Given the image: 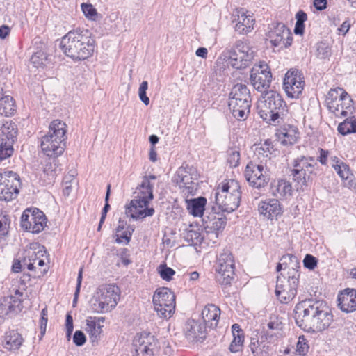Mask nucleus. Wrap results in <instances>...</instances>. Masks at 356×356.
I'll return each mask as SVG.
<instances>
[{
    "label": "nucleus",
    "instance_id": "nucleus-60",
    "mask_svg": "<svg viewBox=\"0 0 356 356\" xmlns=\"http://www.w3.org/2000/svg\"><path fill=\"white\" fill-rule=\"evenodd\" d=\"M319 156H318L317 160L321 163V165L327 166L328 160H330V156H332L330 154V152L328 150L323 149L320 148Z\"/></svg>",
    "mask_w": 356,
    "mask_h": 356
},
{
    "label": "nucleus",
    "instance_id": "nucleus-58",
    "mask_svg": "<svg viewBox=\"0 0 356 356\" xmlns=\"http://www.w3.org/2000/svg\"><path fill=\"white\" fill-rule=\"evenodd\" d=\"M317 263L318 259L312 254H306L303 260L304 266L309 270H314L317 266Z\"/></svg>",
    "mask_w": 356,
    "mask_h": 356
},
{
    "label": "nucleus",
    "instance_id": "nucleus-64",
    "mask_svg": "<svg viewBox=\"0 0 356 356\" xmlns=\"http://www.w3.org/2000/svg\"><path fill=\"white\" fill-rule=\"evenodd\" d=\"M342 92H346V91L342 88L338 87L334 89L330 90L328 95L332 98V99L337 100L338 97H339V99L341 97H343L344 94H342Z\"/></svg>",
    "mask_w": 356,
    "mask_h": 356
},
{
    "label": "nucleus",
    "instance_id": "nucleus-40",
    "mask_svg": "<svg viewBox=\"0 0 356 356\" xmlns=\"http://www.w3.org/2000/svg\"><path fill=\"white\" fill-rule=\"evenodd\" d=\"M154 185L148 181L147 179H143L141 184L137 188V195L136 197H141L145 200L150 201L154 198L153 195Z\"/></svg>",
    "mask_w": 356,
    "mask_h": 356
},
{
    "label": "nucleus",
    "instance_id": "nucleus-4",
    "mask_svg": "<svg viewBox=\"0 0 356 356\" xmlns=\"http://www.w3.org/2000/svg\"><path fill=\"white\" fill-rule=\"evenodd\" d=\"M286 104L281 95L274 90L263 93L257 102V111L260 117L270 124L276 125L286 111Z\"/></svg>",
    "mask_w": 356,
    "mask_h": 356
},
{
    "label": "nucleus",
    "instance_id": "nucleus-62",
    "mask_svg": "<svg viewBox=\"0 0 356 356\" xmlns=\"http://www.w3.org/2000/svg\"><path fill=\"white\" fill-rule=\"evenodd\" d=\"M65 326H66V334L67 338L68 339H70L71 334L73 332V318L72 315L70 313H67L66 315V321H65Z\"/></svg>",
    "mask_w": 356,
    "mask_h": 356
},
{
    "label": "nucleus",
    "instance_id": "nucleus-30",
    "mask_svg": "<svg viewBox=\"0 0 356 356\" xmlns=\"http://www.w3.org/2000/svg\"><path fill=\"white\" fill-rule=\"evenodd\" d=\"M271 194L277 198H282L292 193V186L289 181L285 179L277 180L271 184Z\"/></svg>",
    "mask_w": 356,
    "mask_h": 356
},
{
    "label": "nucleus",
    "instance_id": "nucleus-16",
    "mask_svg": "<svg viewBox=\"0 0 356 356\" xmlns=\"http://www.w3.org/2000/svg\"><path fill=\"white\" fill-rule=\"evenodd\" d=\"M304 81L298 70H289L284 79L283 88L286 95L291 98H298L302 93Z\"/></svg>",
    "mask_w": 356,
    "mask_h": 356
},
{
    "label": "nucleus",
    "instance_id": "nucleus-23",
    "mask_svg": "<svg viewBox=\"0 0 356 356\" xmlns=\"http://www.w3.org/2000/svg\"><path fill=\"white\" fill-rule=\"evenodd\" d=\"M228 106L232 115L236 119L238 120H243L250 113L251 102L229 99Z\"/></svg>",
    "mask_w": 356,
    "mask_h": 356
},
{
    "label": "nucleus",
    "instance_id": "nucleus-45",
    "mask_svg": "<svg viewBox=\"0 0 356 356\" xmlns=\"http://www.w3.org/2000/svg\"><path fill=\"white\" fill-rule=\"evenodd\" d=\"M241 159L240 149L238 147H229L227 151V162L230 168L239 165Z\"/></svg>",
    "mask_w": 356,
    "mask_h": 356
},
{
    "label": "nucleus",
    "instance_id": "nucleus-54",
    "mask_svg": "<svg viewBox=\"0 0 356 356\" xmlns=\"http://www.w3.org/2000/svg\"><path fill=\"white\" fill-rule=\"evenodd\" d=\"M331 55V49L330 47L323 42L318 44L317 47V56L321 59L328 58Z\"/></svg>",
    "mask_w": 356,
    "mask_h": 356
},
{
    "label": "nucleus",
    "instance_id": "nucleus-5",
    "mask_svg": "<svg viewBox=\"0 0 356 356\" xmlns=\"http://www.w3.org/2000/svg\"><path fill=\"white\" fill-rule=\"evenodd\" d=\"M215 202L222 212L232 213L240 205L241 200V186L234 179L220 184L214 192Z\"/></svg>",
    "mask_w": 356,
    "mask_h": 356
},
{
    "label": "nucleus",
    "instance_id": "nucleus-20",
    "mask_svg": "<svg viewBox=\"0 0 356 356\" xmlns=\"http://www.w3.org/2000/svg\"><path fill=\"white\" fill-rule=\"evenodd\" d=\"M330 162L337 174L344 181V184L350 188L353 186L354 175L350 167L337 156H330Z\"/></svg>",
    "mask_w": 356,
    "mask_h": 356
},
{
    "label": "nucleus",
    "instance_id": "nucleus-33",
    "mask_svg": "<svg viewBox=\"0 0 356 356\" xmlns=\"http://www.w3.org/2000/svg\"><path fill=\"white\" fill-rule=\"evenodd\" d=\"M17 134L16 124L12 121H6L0 129L1 140L13 144Z\"/></svg>",
    "mask_w": 356,
    "mask_h": 356
},
{
    "label": "nucleus",
    "instance_id": "nucleus-36",
    "mask_svg": "<svg viewBox=\"0 0 356 356\" xmlns=\"http://www.w3.org/2000/svg\"><path fill=\"white\" fill-rule=\"evenodd\" d=\"M278 140L283 145H291L296 143L298 139L297 130L294 127L283 128L277 134Z\"/></svg>",
    "mask_w": 356,
    "mask_h": 356
},
{
    "label": "nucleus",
    "instance_id": "nucleus-50",
    "mask_svg": "<svg viewBox=\"0 0 356 356\" xmlns=\"http://www.w3.org/2000/svg\"><path fill=\"white\" fill-rule=\"evenodd\" d=\"M10 224V220L8 216H0V240L8 234Z\"/></svg>",
    "mask_w": 356,
    "mask_h": 356
},
{
    "label": "nucleus",
    "instance_id": "nucleus-37",
    "mask_svg": "<svg viewBox=\"0 0 356 356\" xmlns=\"http://www.w3.org/2000/svg\"><path fill=\"white\" fill-rule=\"evenodd\" d=\"M94 320L95 318H92L91 316L88 317L86 319V331L89 334L92 346L97 344L100 334L102 332V326L99 324H97Z\"/></svg>",
    "mask_w": 356,
    "mask_h": 356
},
{
    "label": "nucleus",
    "instance_id": "nucleus-46",
    "mask_svg": "<svg viewBox=\"0 0 356 356\" xmlns=\"http://www.w3.org/2000/svg\"><path fill=\"white\" fill-rule=\"evenodd\" d=\"M134 231V227L132 225H127L126 229L120 232L119 234H115V243H123V240H124V243L127 245L130 241L132 236V234Z\"/></svg>",
    "mask_w": 356,
    "mask_h": 356
},
{
    "label": "nucleus",
    "instance_id": "nucleus-41",
    "mask_svg": "<svg viewBox=\"0 0 356 356\" xmlns=\"http://www.w3.org/2000/svg\"><path fill=\"white\" fill-rule=\"evenodd\" d=\"M337 130L343 136L356 133V118L355 116L347 118L338 125Z\"/></svg>",
    "mask_w": 356,
    "mask_h": 356
},
{
    "label": "nucleus",
    "instance_id": "nucleus-43",
    "mask_svg": "<svg viewBox=\"0 0 356 356\" xmlns=\"http://www.w3.org/2000/svg\"><path fill=\"white\" fill-rule=\"evenodd\" d=\"M272 151V143L270 140H266L263 144L258 145L255 147L254 154L257 155L259 159H270Z\"/></svg>",
    "mask_w": 356,
    "mask_h": 356
},
{
    "label": "nucleus",
    "instance_id": "nucleus-7",
    "mask_svg": "<svg viewBox=\"0 0 356 356\" xmlns=\"http://www.w3.org/2000/svg\"><path fill=\"white\" fill-rule=\"evenodd\" d=\"M120 296V290L115 284L100 286L97 291L96 297L92 301L91 309L95 313H105L114 309Z\"/></svg>",
    "mask_w": 356,
    "mask_h": 356
},
{
    "label": "nucleus",
    "instance_id": "nucleus-22",
    "mask_svg": "<svg viewBox=\"0 0 356 356\" xmlns=\"http://www.w3.org/2000/svg\"><path fill=\"white\" fill-rule=\"evenodd\" d=\"M338 307L346 313L356 310V289L347 288L338 295Z\"/></svg>",
    "mask_w": 356,
    "mask_h": 356
},
{
    "label": "nucleus",
    "instance_id": "nucleus-32",
    "mask_svg": "<svg viewBox=\"0 0 356 356\" xmlns=\"http://www.w3.org/2000/svg\"><path fill=\"white\" fill-rule=\"evenodd\" d=\"M207 199L204 197H199L191 200H186L187 209L190 214L193 216H204V211Z\"/></svg>",
    "mask_w": 356,
    "mask_h": 356
},
{
    "label": "nucleus",
    "instance_id": "nucleus-52",
    "mask_svg": "<svg viewBox=\"0 0 356 356\" xmlns=\"http://www.w3.org/2000/svg\"><path fill=\"white\" fill-rule=\"evenodd\" d=\"M244 341V336H233L229 349L232 353H237L241 350Z\"/></svg>",
    "mask_w": 356,
    "mask_h": 356
},
{
    "label": "nucleus",
    "instance_id": "nucleus-18",
    "mask_svg": "<svg viewBox=\"0 0 356 356\" xmlns=\"http://www.w3.org/2000/svg\"><path fill=\"white\" fill-rule=\"evenodd\" d=\"M186 338L191 342L202 341L207 337L206 326L199 321L188 319L184 327Z\"/></svg>",
    "mask_w": 356,
    "mask_h": 356
},
{
    "label": "nucleus",
    "instance_id": "nucleus-44",
    "mask_svg": "<svg viewBox=\"0 0 356 356\" xmlns=\"http://www.w3.org/2000/svg\"><path fill=\"white\" fill-rule=\"evenodd\" d=\"M263 341L259 342L257 339L252 338L250 344V348L254 356H266L269 346L266 344L262 345Z\"/></svg>",
    "mask_w": 356,
    "mask_h": 356
},
{
    "label": "nucleus",
    "instance_id": "nucleus-8",
    "mask_svg": "<svg viewBox=\"0 0 356 356\" xmlns=\"http://www.w3.org/2000/svg\"><path fill=\"white\" fill-rule=\"evenodd\" d=\"M229 60V64L236 69H244L249 66L254 58V51L248 43L237 40L233 47L223 52Z\"/></svg>",
    "mask_w": 356,
    "mask_h": 356
},
{
    "label": "nucleus",
    "instance_id": "nucleus-28",
    "mask_svg": "<svg viewBox=\"0 0 356 356\" xmlns=\"http://www.w3.org/2000/svg\"><path fill=\"white\" fill-rule=\"evenodd\" d=\"M343 97L339 99V102L333 111L336 116L346 117L353 113L354 107L353 106V100L347 92H342Z\"/></svg>",
    "mask_w": 356,
    "mask_h": 356
},
{
    "label": "nucleus",
    "instance_id": "nucleus-59",
    "mask_svg": "<svg viewBox=\"0 0 356 356\" xmlns=\"http://www.w3.org/2000/svg\"><path fill=\"white\" fill-rule=\"evenodd\" d=\"M47 309L45 307L41 311V317H40V334L41 337L44 336L46 332L47 324L48 321L47 318Z\"/></svg>",
    "mask_w": 356,
    "mask_h": 356
},
{
    "label": "nucleus",
    "instance_id": "nucleus-12",
    "mask_svg": "<svg viewBox=\"0 0 356 356\" xmlns=\"http://www.w3.org/2000/svg\"><path fill=\"white\" fill-rule=\"evenodd\" d=\"M47 220L44 213L38 209H26L21 217V227L27 232L38 234L44 229Z\"/></svg>",
    "mask_w": 356,
    "mask_h": 356
},
{
    "label": "nucleus",
    "instance_id": "nucleus-29",
    "mask_svg": "<svg viewBox=\"0 0 356 356\" xmlns=\"http://www.w3.org/2000/svg\"><path fill=\"white\" fill-rule=\"evenodd\" d=\"M176 181L183 193H191L195 187V184L191 174L184 168H180L176 172Z\"/></svg>",
    "mask_w": 356,
    "mask_h": 356
},
{
    "label": "nucleus",
    "instance_id": "nucleus-56",
    "mask_svg": "<svg viewBox=\"0 0 356 356\" xmlns=\"http://www.w3.org/2000/svg\"><path fill=\"white\" fill-rule=\"evenodd\" d=\"M175 309V305H172V308H170V305H167V304L162 305L161 312H156L158 316L163 318H169L174 314Z\"/></svg>",
    "mask_w": 356,
    "mask_h": 356
},
{
    "label": "nucleus",
    "instance_id": "nucleus-2",
    "mask_svg": "<svg viewBox=\"0 0 356 356\" xmlns=\"http://www.w3.org/2000/svg\"><path fill=\"white\" fill-rule=\"evenodd\" d=\"M60 47L74 61L88 59L94 53L95 40L88 29H76L62 37Z\"/></svg>",
    "mask_w": 356,
    "mask_h": 356
},
{
    "label": "nucleus",
    "instance_id": "nucleus-38",
    "mask_svg": "<svg viewBox=\"0 0 356 356\" xmlns=\"http://www.w3.org/2000/svg\"><path fill=\"white\" fill-rule=\"evenodd\" d=\"M229 99L252 101L250 91L243 83H237L232 88Z\"/></svg>",
    "mask_w": 356,
    "mask_h": 356
},
{
    "label": "nucleus",
    "instance_id": "nucleus-17",
    "mask_svg": "<svg viewBox=\"0 0 356 356\" xmlns=\"http://www.w3.org/2000/svg\"><path fill=\"white\" fill-rule=\"evenodd\" d=\"M149 202L141 197H135L126 207V214L135 220L152 216L155 211L154 208L148 207Z\"/></svg>",
    "mask_w": 356,
    "mask_h": 356
},
{
    "label": "nucleus",
    "instance_id": "nucleus-9",
    "mask_svg": "<svg viewBox=\"0 0 356 356\" xmlns=\"http://www.w3.org/2000/svg\"><path fill=\"white\" fill-rule=\"evenodd\" d=\"M299 277V271L294 270L290 272L287 277L282 273L277 275L275 295L280 302L286 304L295 298L297 294Z\"/></svg>",
    "mask_w": 356,
    "mask_h": 356
},
{
    "label": "nucleus",
    "instance_id": "nucleus-61",
    "mask_svg": "<svg viewBox=\"0 0 356 356\" xmlns=\"http://www.w3.org/2000/svg\"><path fill=\"white\" fill-rule=\"evenodd\" d=\"M86 341L84 333L81 330H76L73 336V342L77 346H83Z\"/></svg>",
    "mask_w": 356,
    "mask_h": 356
},
{
    "label": "nucleus",
    "instance_id": "nucleus-3",
    "mask_svg": "<svg viewBox=\"0 0 356 356\" xmlns=\"http://www.w3.org/2000/svg\"><path fill=\"white\" fill-rule=\"evenodd\" d=\"M66 124L60 120L51 122L48 134L40 141L42 151L47 156L56 158L63 153L66 147Z\"/></svg>",
    "mask_w": 356,
    "mask_h": 356
},
{
    "label": "nucleus",
    "instance_id": "nucleus-27",
    "mask_svg": "<svg viewBox=\"0 0 356 356\" xmlns=\"http://www.w3.org/2000/svg\"><path fill=\"white\" fill-rule=\"evenodd\" d=\"M42 256L43 251L40 248L38 251L32 248L26 250L24 264L27 266L29 270H35L37 266L42 267L45 264L44 261L40 259Z\"/></svg>",
    "mask_w": 356,
    "mask_h": 356
},
{
    "label": "nucleus",
    "instance_id": "nucleus-39",
    "mask_svg": "<svg viewBox=\"0 0 356 356\" xmlns=\"http://www.w3.org/2000/svg\"><path fill=\"white\" fill-rule=\"evenodd\" d=\"M16 111L15 102L10 95H3L0 98V114L5 116L12 115Z\"/></svg>",
    "mask_w": 356,
    "mask_h": 356
},
{
    "label": "nucleus",
    "instance_id": "nucleus-47",
    "mask_svg": "<svg viewBox=\"0 0 356 356\" xmlns=\"http://www.w3.org/2000/svg\"><path fill=\"white\" fill-rule=\"evenodd\" d=\"M110 194H111V184H109L107 185V187H106V196H105V204L102 211L101 218H100L99 223V225L97 227L98 231L101 230L102 225L105 220L107 212L108 211V210L110 209V207H111L110 204H108Z\"/></svg>",
    "mask_w": 356,
    "mask_h": 356
},
{
    "label": "nucleus",
    "instance_id": "nucleus-51",
    "mask_svg": "<svg viewBox=\"0 0 356 356\" xmlns=\"http://www.w3.org/2000/svg\"><path fill=\"white\" fill-rule=\"evenodd\" d=\"M159 273L161 277L165 281L171 280L172 276L175 274V271L172 268L168 267L165 264H161L159 266Z\"/></svg>",
    "mask_w": 356,
    "mask_h": 356
},
{
    "label": "nucleus",
    "instance_id": "nucleus-25",
    "mask_svg": "<svg viewBox=\"0 0 356 356\" xmlns=\"http://www.w3.org/2000/svg\"><path fill=\"white\" fill-rule=\"evenodd\" d=\"M202 317L203 324L209 328L216 327L219 317L220 315V309L215 305H207L202 311Z\"/></svg>",
    "mask_w": 356,
    "mask_h": 356
},
{
    "label": "nucleus",
    "instance_id": "nucleus-21",
    "mask_svg": "<svg viewBox=\"0 0 356 356\" xmlns=\"http://www.w3.org/2000/svg\"><path fill=\"white\" fill-rule=\"evenodd\" d=\"M154 308L156 312H161L162 305L167 304L170 308L175 305V295L168 288L163 287L157 289L153 296Z\"/></svg>",
    "mask_w": 356,
    "mask_h": 356
},
{
    "label": "nucleus",
    "instance_id": "nucleus-13",
    "mask_svg": "<svg viewBox=\"0 0 356 356\" xmlns=\"http://www.w3.org/2000/svg\"><path fill=\"white\" fill-rule=\"evenodd\" d=\"M244 176L249 184L256 188L265 187L270 181L268 170L262 164L250 161L245 167Z\"/></svg>",
    "mask_w": 356,
    "mask_h": 356
},
{
    "label": "nucleus",
    "instance_id": "nucleus-1",
    "mask_svg": "<svg viewBox=\"0 0 356 356\" xmlns=\"http://www.w3.org/2000/svg\"><path fill=\"white\" fill-rule=\"evenodd\" d=\"M298 326L308 332H319L327 330L333 321V314L323 300L307 299L298 303L294 309Z\"/></svg>",
    "mask_w": 356,
    "mask_h": 356
},
{
    "label": "nucleus",
    "instance_id": "nucleus-31",
    "mask_svg": "<svg viewBox=\"0 0 356 356\" xmlns=\"http://www.w3.org/2000/svg\"><path fill=\"white\" fill-rule=\"evenodd\" d=\"M238 13V22L235 25V31L240 34H246L253 29L254 19L250 15H247L243 10Z\"/></svg>",
    "mask_w": 356,
    "mask_h": 356
},
{
    "label": "nucleus",
    "instance_id": "nucleus-6",
    "mask_svg": "<svg viewBox=\"0 0 356 356\" xmlns=\"http://www.w3.org/2000/svg\"><path fill=\"white\" fill-rule=\"evenodd\" d=\"M316 165L313 157L302 156L294 160V168L291 170L290 175L296 183L297 191H304L312 184Z\"/></svg>",
    "mask_w": 356,
    "mask_h": 356
},
{
    "label": "nucleus",
    "instance_id": "nucleus-26",
    "mask_svg": "<svg viewBox=\"0 0 356 356\" xmlns=\"http://www.w3.org/2000/svg\"><path fill=\"white\" fill-rule=\"evenodd\" d=\"M24 341L22 334L17 330L7 331L2 341V345L6 350L15 351L19 350Z\"/></svg>",
    "mask_w": 356,
    "mask_h": 356
},
{
    "label": "nucleus",
    "instance_id": "nucleus-42",
    "mask_svg": "<svg viewBox=\"0 0 356 356\" xmlns=\"http://www.w3.org/2000/svg\"><path fill=\"white\" fill-rule=\"evenodd\" d=\"M280 261L283 262L284 268H288L287 275L292 270L298 271V269L300 267L298 257L291 254L283 255Z\"/></svg>",
    "mask_w": 356,
    "mask_h": 356
},
{
    "label": "nucleus",
    "instance_id": "nucleus-49",
    "mask_svg": "<svg viewBox=\"0 0 356 356\" xmlns=\"http://www.w3.org/2000/svg\"><path fill=\"white\" fill-rule=\"evenodd\" d=\"M13 152V144L8 142L1 141L0 145V163L10 157Z\"/></svg>",
    "mask_w": 356,
    "mask_h": 356
},
{
    "label": "nucleus",
    "instance_id": "nucleus-53",
    "mask_svg": "<svg viewBox=\"0 0 356 356\" xmlns=\"http://www.w3.org/2000/svg\"><path fill=\"white\" fill-rule=\"evenodd\" d=\"M148 88V83L146 81H143L139 87L138 89V96L140 99L143 102V104L147 106L149 104V99L147 96L146 91Z\"/></svg>",
    "mask_w": 356,
    "mask_h": 356
},
{
    "label": "nucleus",
    "instance_id": "nucleus-11",
    "mask_svg": "<svg viewBox=\"0 0 356 356\" xmlns=\"http://www.w3.org/2000/svg\"><path fill=\"white\" fill-rule=\"evenodd\" d=\"M21 183L19 177L13 171L0 174V200L10 201L17 197Z\"/></svg>",
    "mask_w": 356,
    "mask_h": 356
},
{
    "label": "nucleus",
    "instance_id": "nucleus-24",
    "mask_svg": "<svg viewBox=\"0 0 356 356\" xmlns=\"http://www.w3.org/2000/svg\"><path fill=\"white\" fill-rule=\"evenodd\" d=\"M258 210L260 214L270 220L277 218L282 213L281 207L277 199L262 201L259 204Z\"/></svg>",
    "mask_w": 356,
    "mask_h": 356
},
{
    "label": "nucleus",
    "instance_id": "nucleus-57",
    "mask_svg": "<svg viewBox=\"0 0 356 356\" xmlns=\"http://www.w3.org/2000/svg\"><path fill=\"white\" fill-rule=\"evenodd\" d=\"M309 349V346L307 343V340L304 336H301L298 339V341L296 345V351L299 353L300 355H305Z\"/></svg>",
    "mask_w": 356,
    "mask_h": 356
},
{
    "label": "nucleus",
    "instance_id": "nucleus-15",
    "mask_svg": "<svg viewBox=\"0 0 356 356\" xmlns=\"http://www.w3.org/2000/svg\"><path fill=\"white\" fill-rule=\"evenodd\" d=\"M133 346L135 350L133 356H155L157 342L151 334L141 333L134 337Z\"/></svg>",
    "mask_w": 356,
    "mask_h": 356
},
{
    "label": "nucleus",
    "instance_id": "nucleus-48",
    "mask_svg": "<svg viewBox=\"0 0 356 356\" xmlns=\"http://www.w3.org/2000/svg\"><path fill=\"white\" fill-rule=\"evenodd\" d=\"M47 60L46 54L42 51H38L34 53L31 58V63L35 67H39L44 65Z\"/></svg>",
    "mask_w": 356,
    "mask_h": 356
},
{
    "label": "nucleus",
    "instance_id": "nucleus-63",
    "mask_svg": "<svg viewBox=\"0 0 356 356\" xmlns=\"http://www.w3.org/2000/svg\"><path fill=\"white\" fill-rule=\"evenodd\" d=\"M10 301L9 302V309L10 311H21L22 309V301L16 297L10 296Z\"/></svg>",
    "mask_w": 356,
    "mask_h": 356
},
{
    "label": "nucleus",
    "instance_id": "nucleus-10",
    "mask_svg": "<svg viewBox=\"0 0 356 356\" xmlns=\"http://www.w3.org/2000/svg\"><path fill=\"white\" fill-rule=\"evenodd\" d=\"M234 261L232 254L228 250H224L217 259L216 270V279L225 288L230 286L234 278Z\"/></svg>",
    "mask_w": 356,
    "mask_h": 356
},
{
    "label": "nucleus",
    "instance_id": "nucleus-34",
    "mask_svg": "<svg viewBox=\"0 0 356 356\" xmlns=\"http://www.w3.org/2000/svg\"><path fill=\"white\" fill-rule=\"evenodd\" d=\"M184 240L188 243L190 245H196L201 243L203 240V236L200 232V228L197 226L190 225L181 234Z\"/></svg>",
    "mask_w": 356,
    "mask_h": 356
},
{
    "label": "nucleus",
    "instance_id": "nucleus-35",
    "mask_svg": "<svg viewBox=\"0 0 356 356\" xmlns=\"http://www.w3.org/2000/svg\"><path fill=\"white\" fill-rule=\"evenodd\" d=\"M289 30L283 23H278L275 28L269 32L271 42L275 47L281 44L285 37L289 39Z\"/></svg>",
    "mask_w": 356,
    "mask_h": 356
},
{
    "label": "nucleus",
    "instance_id": "nucleus-14",
    "mask_svg": "<svg viewBox=\"0 0 356 356\" xmlns=\"http://www.w3.org/2000/svg\"><path fill=\"white\" fill-rule=\"evenodd\" d=\"M250 81L254 88L262 94L268 91L272 81V74L265 62H260L252 68Z\"/></svg>",
    "mask_w": 356,
    "mask_h": 356
},
{
    "label": "nucleus",
    "instance_id": "nucleus-19",
    "mask_svg": "<svg viewBox=\"0 0 356 356\" xmlns=\"http://www.w3.org/2000/svg\"><path fill=\"white\" fill-rule=\"evenodd\" d=\"M227 220L226 216L222 213H213L202 218L206 232L208 234H215L216 238L217 232L225 229Z\"/></svg>",
    "mask_w": 356,
    "mask_h": 356
},
{
    "label": "nucleus",
    "instance_id": "nucleus-55",
    "mask_svg": "<svg viewBox=\"0 0 356 356\" xmlns=\"http://www.w3.org/2000/svg\"><path fill=\"white\" fill-rule=\"evenodd\" d=\"M81 8L86 17L89 19H94L97 15L96 9L91 4L83 3L81 4Z\"/></svg>",
    "mask_w": 356,
    "mask_h": 356
}]
</instances>
